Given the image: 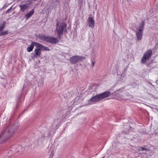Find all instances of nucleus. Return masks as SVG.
<instances>
[{"label":"nucleus","mask_w":158,"mask_h":158,"mask_svg":"<svg viewBox=\"0 0 158 158\" xmlns=\"http://www.w3.org/2000/svg\"><path fill=\"white\" fill-rule=\"evenodd\" d=\"M18 128V127L16 124L12 126L8 125H6L4 130L0 134V143L4 142L12 136Z\"/></svg>","instance_id":"obj_1"},{"label":"nucleus","mask_w":158,"mask_h":158,"mask_svg":"<svg viewBox=\"0 0 158 158\" xmlns=\"http://www.w3.org/2000/svg\"><path fill=\"white\" fill-rule=\"evenodd\" d=\"M111 93L109 91H106L102 93L96 95L92 97L88 101L89 104H92L95 103L105 98L110 96Z\"/></svg>","instance_id":"obj_2"},{"label":"nucleus","mask_w":158,"mask_h":158,"mask_svg":"<svg viewBox=\"0 0 158 158\" xmlns=\"http://www.w3.org/2000/svg\"><path fill=\"white\" fill-rule=\"evenodd\" d=\"M56 25V32L57 33L58 38L59 39L61 35H63V31L66 30V24L65 23L59 22L58 21Z\"/></svg>","instance_id":"obj_3"},{"label":"nucleus","mask_w":158,"mask_h":158,"mask_svg":"<svg viewBox=\"0 0 158 158\" xmlns=\"http://www.w3.org/2000/svg\"><path fill=\"white\" fill-rule=\"evenodd\" d=\"M152 50L149 49L147 50L144 53L143 56L141 60V63L145 64L147 60H148L152 55Z\"/></svg>","instance_id":"obj_4"},{"label":"nucleus","mask_w":158,"mask_h":158,"mask_svg":"<svg viewBox=\"0 0 158 158\" xmlns=\"http://www.w3.org/2000/svg\"><path fill=\"white\" fill-rule=\"evenodd\" d=\"M35 46L36 48L34 50L35 53H34L33 58H36L39 57L41 54V48H40L39 43H35Z\"/></svg>","instance_id":"obj_5"},{"label":"nucleus","mask_w":158,"mask_h":158,"mask_svg":"<svg viewBox=\"0 0 158 158\" xmlns=\"http://www.w3.org/2000/svg\"><path fill=\"white\" fill-rule=\"evenodd\" d=\"M83 59H85V58L80 56H75L70 57L69 61L72 64H75L79 60L81 61Z\"/></svg>","instance_id":"obj_6"},{"label":"nucleus","mask_w":158,"mask_h":158,"mask_svg":"<svg viewBox=\"0 0 158 158\" xmlns=\"http://www.w3.org/2000/svg\"><path fill=\"white\" fill-rule=\"evenodd\" d=\"M26 4H21L19 5V6L20 8V10L22 12H24L25 10L27 9L28 6L27 5H29L31 3V0H28L26 1Z\"/></svg>","instance_id":"obj_7"},{"label":"nucleus","mask_w":158,"mask_h":158,"mask_svg":"<svg viewBox=\"0 0 158 158\" xmlns=\"http://www.w3.org/2000/svg\"><path fill=\"white\" fill-rule=\"evenodd\" d=\"M46 42L52 44H56L57 43L59 42V41L57 39L53 37L48 36Z\"/></svg>","instance_id":"obj_8"},{"label":"nucleus","mask_w":158,"mask_h":158,"mask_svg":"<svg viewBox=\"0 0 158 158\" xmlns=\"http://www.w3.org/2000/svg\"><path fill=\"white\" fill-rule=\"evenodd\" d=\"M136 35L138 40H141L143 34V31L136 30Z\"/></svg>","instance_id":"obj_9"},{"label":"nucleus","mask_w":158,"mask_h":158,"mask_svg":"<svg viewBox=\"0 0 158 158\" xmlns=\"http://www.w3.org/2000/svg\"><path fill=\"white\" fill-rule=\"evenodd\" d=\"M94 21L92 17H89L88 19V26L89 27H93L94 26Z\"/></svg>","instance_id":"obj_10"},{"label":"nucleus","mask_w":158,"mask_h":158,"mask_svg":"<svg viewBox=\"0 0 158 158\" xmlns=\"http://www.w3.org/2000/svg\"><path fill=\"white\" fill-rule=\"evenodd\" d=\"M35 43H36L35 42H32L31 44L30 45V46L27 48V51L29 52H30L31 51H32L33 49L34 48V46H35Z\"/></svg>","instance_id":"obj_11"},{"label":"nucleus","mask_w":158,"mask_h":158,"mask_svg":"<svg viewBox=\"0 0 158 158\" xmlns=\"http://www.w3.org/2000/svg\"><path fill=\"white\" fill-rule=\"evenodd\" d=\"M144 25V22L143 20L140 23L139 27L136 28V30H140L143 31Z\"/></svg>","instance_id":"obj_12"},{"label":"nucleus","mask_w":158,"mask_h":158,"mask_svg":"<svg viewBox=\"0 0 158 158\" xmlns=\"http://www.w3.org/2000/svg\"><path fill=\"white\" fill-rule=\"evenodd\" d=\"M34 13V9H32L27 14L25 15V18L27 19L31 16Z\"/></svg>","instance_id":"obj_13"},{"label":"nucleus","mask_w":158,"mask_h":158,"mask_svg":"<svg viewBox=\"0 0 158 158\" xmlns=\"http://www.w3.org/2000/svg\"><path fill=\"white\" fill-rule=\"evenodd\" d=\"M39 45L40 48H41V50L45 51H49L50 50L49 48L47 47L44 46L43 45L39 43Z\"/></svg>","instance_id":"obj_14"},{"label":"nucleus","mask_w":158,"mask_h":158,"mask_svg":"<svg viewBox=\"0 0 158 158\" xmlns=\"http://www.w3.org/2000/svg\"><path fill=\"white\" fill-rule=\"evenodd\" d=\"M6 24L5 21H3L2 23L0 24V31H2L5 28V26Z\"/></svg>","instance_id":"obj_15"},{"label":"nucleus","mask_w":158,"mask_h":158,"mask_svg":"<svg viewBox=\"0 0 158 158\" xmlns=\"http://www.w3.org/2000/svg\"><path fill=\"white\" fill-rule=\"evenodd\" d=\"M131 127L130 126L128 125V127L126 128V131L123 130L122 132L123 134H127L128 133V131L129 129L131 128Z\"/></svg>","instance_id":"obj_16"},{"label":"nucleus","mask_w":158,"mask_h":158,"mask_svg":"<svg viewBox=\"0 0 158 158\" xmlns=\"http://www.w3.org/2000/svg\"><path fill=\"white\" fill-rule=\"evenodd\" d=\"M8 33V31H3L1 32L0 33V36H2L4 35L7 34Z\"/></svg>","instance_id":"obj_17"},{"label":"nucleus","mask_w":158,"mask_h":158,"mask_svg":"<svg viewBox=\"0 0 158 158\" xmlns=\"http://www.w3.org/2000/svg\"><path fill=\"white\" fill-rule=\"evenodd\" d=\"M48 36H44L41 35L40 36V39L43 40L47 41Z\"/></svg>","instance_id":"obj_18"},{"label":"nucleus","mask_w":158,"mask_h":158,"mask_svg":"<svg viewBox=\"0 0 158 158\" xmlns=\"http://www.w3.org/2000/svg\"><path fill=\"white\" fill-rule=\"evenodd\" d=\"M140 148H141L140 149L141 151H145L147 152H149L150 150L149 148H147L144 147H140Z\"/></svg>","instance_id":"obj_19"},{"label":"nucleus","mask_w":158,"mask_h":158,"mask_svg":"<svg viewBox=\"0 0 158 158\" xmlns=\"http://www.w3.org/2000/svg\"><path fill=\"white\" fill-rule=\"evenodd\" d=\"M12 8V6L10 7L9 9L8 10H6V12L5 13L7 14L9 13V12L11 10Z\"/></svg>","instance_id":"obj_20"},{"label":"nucleus","mask_w":158,"mask_h":158,"mask_svg":"<svg viewBox=\"0 0 158 158\" xmlns=\"http://www.w3.org/2000/svg\"><path fill=\"white\" fill-rule=\"evenodd\" d=\"M95 62H94V61H93L92 63V65H91V66H92V67H93L94 65V64H95Z\"/></svg>","instance_id":"obj_21"},{"label":"nucleus","mask_w":158,"mask_h":158,"mask_svg":"<svg viewBox=\"0 0 158 158\" xmlns=\"http://www.w3.org/2000/svg\"><path fill=\"white\" fill-rule=\"evenodd\" d=\"M156 84H157V85H158V80H157L156 81Z\"/></svg>","instance_id":"obj_22"},{"label":"nucleus","mask_w":158,"mask_h":158,"mask_svg":"<svg viewBox=\"0 0 158 158\" xmlns=\"http://www.w3.org/2000/svg\"><path fill=\"white\" fill-rule=\"evenodd\" d=\"M53 1H55V2H57L58 1V0H53Z\"/></svg>","instance_id":"obj_23"},{"label":"nucleus","mask_w":158,"mask_h":158,"mask_svg":"<svg viewBox=\"0 0 158 158\" xmlns=\"http://www.w3.org/2000/svg\"><path fill=\"white\" fill-rule=\"evenodd\" d=\"M105 157H103L102 158H104Z\"/></svg>","instance_id":"obj_24"}]
</instances>
